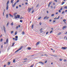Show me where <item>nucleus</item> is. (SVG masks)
I'll list each match as a JSON object with an SVG mask.
<instances>
[{
  "label": "nucleus",
  "instance_id": "nucleus-1",
  "mask_svg": "<svg viewBox=\"0 0 67 67\" xmlns=\"http://www.w3.org/2000/svg\"><path fill=\"white\" fill-rule=\"evenodd\" d=\"M23 47V46H22L19 49H18V50H17V51H16L15 53H16V52H19V51H20V50H21V49H22V48Z\"/></svg>",
  "mask_w": 67,
  "mask_h": 67
},
{
  "label": "nucleus",
  "instance_id": "nucleus-2",
  "mask_svg": "<svg viewBox=\"0 0 67 67\" xmlns=\"http://www.w3.org/2000/svg\"><path fill=\"white\" fill-rule=\"evenodd\" d=\"M32 10V8H29L28 9V12H30V11Z\"/></svg>",
  "mask_w": 67,
  "mask_h": 67
},
{
  "label": "nucleus",
  "instance_id": "nucleus-3",
  "mask_svg": "<svg viewBox=\"0 0 67 67\" xmlns=\"http://www.w3.org/2000/svg\"><path fill=\"white\" fill-rule=\"evenodd\" d=\"M61 49H67V47H62L61 48Z\"/></svg>",
  "mask_w": 67,
  "mask_h": 67
},
{
  "label": "nucleus",
  "instance_id": "nucleus-4",
  "mask_svg": "<svg viewBox=\"0 0 67 67\" xmlns=\"http://www.w3.org/2000/svg\"><path fill=\"white\" fill-rule=\"evenodd\" d=\"M52 3V2L51 1L48 4V7H49L50 6V4H51V3Z\"/></svg>",
  "mask_w": 67,
  "mask_h": 67
},
{
  "label": "nucleus",
  "instance_id": "nucleus-5",
  "mask_svg": "<svg viewBox=\"0 0 67 67\" xmlns=\"http://www.w3.org/2000/svg\"><path fill=\"white\" fill-rule=\"evenodd\" d=\"M59 17H60V16H58V17L57 18H54V20H56V19H59Z\"/></svg>",
  "mask_w": 67,
  "mask_h": 67
},
{
  "label": "nucleus",
  "instance_id": "nucleus-6",
  "mask_svg": "<svg viewBox=\"0 0 67 67\" xmlns=\"http://www.w3.org/2000/svg\"><path fill=\"white\" fill-rule=\"evenodd\" d=\"M3 27H4V28H3L4 31L5 33H6V31L5 30V28L4 26H3Z\"/></svg>",
  "mask_w": 67,
  "mask_h": 67
},
{
  "label": "nucleus",
  "instance_id": "nucleus-7",
  "mask_svg": "<svg viewBox=\"0 0 67 67\" xmlns=\"http://www.w3.org/2000/svg\"><path fill=\"white\" fill-rule=\"evenodd\" d=\"M39 63H40V64H41L42 65H44V63H43V62H41V61L39 62Z\"/></svg>",
  "mask_w": 67,
  "mask_h": 67
},
{
  "label": "nucleus",
  "instance_id": "nucleus-8",
  "mask_svg": "<svg viewBox=\"0 0 67 67\" xmlns=\"http://www.w3.org/2000/svg\"><path fill=\"white\" fill-rule=\"evenodd\" d=\"M66 27L67 26H65L63 27V28H62V29H63V30H64V29H65L66 28Z\"/></svg>",
  "mask_w": 67,
  "mask_h": 67
},
{
  "label": "nucleus",
  "instance_id": "nucleus-9",
  "mask_svg": "<svg viewBox=\"0 0 67 67\" xmlns=\"http://www.w3.org/2000/svg\"><path fill=\"white\" fill-rule=\"evenodd\" d=\"M9 42V40H8V39H7L6 40V43L7 44L8 43V42Z\"/></svg>",
  "mask_w": 67,
  "mask_h": 67
},
{
  "label": "nucleus",
  "instance_id": "nucleus-10",
  "mask_svg": "<svg viewBox=\"0 0 67 67\" xmlns=\"http://www.w3.org/2000/svg\"><path fill=\"white\" fill-rule=\"evenodd\" d=\"M8 8H9V6H8V5H7V7H6L7 10H8Z\"/></svg>",
  "mask_w": 67,
  "mask_h": 67
},
{
  "label": "nucleus",
  "instance_id": "nucleus-11",
  "mask_svg": "<svg viewBox=\"0 0 67 67\" xmlns=\"http://www.w3.org/2000/svg\"><path fill=\"white\" fill-rule=\"evenodd\" d=\"M9 1H8L6 4L7 5H8V4H9Z\"/></svg>",
  "mask_w": 67,
  "mask_h": 67
},
{
  "label": "nucleus",
  "instance_id": "nucleus-12",
  "mask_svg": "<svg viewBox=\"0 0 67 67\" xmlns=\"http://www.w3.org/2000/svg\"><path fill=\"white\" fill-rule=\"evenodd\" d=\"M17 16H18L17 17L18 19H19V18H20V15H17Z\"/></svg>",
  "mask_w": 67,
  "mask_h": 67
},
{
  "label": "nucleus",
  "instance_id": "nucleus-13",
  "mask_svg": "<svg viewBox=\"0 0 67 67\" xmlns=\"http://www.w3.org/2000/svg\"><path fill=\"white\" fill-rule=\"evenodd\" d=\"M6 18H7V19H8V14H7L6 15Z\"/></svg>",
  "mask_w": 67,
  "mask_h": 67
},
{
  "label": "nucleus",
  "instance_id": "nucleus-14",
  "mask_svg": "<svg viewBox=\"0 0 67 67\" xmlns=\"http://www.w3.org/2000/svg\"><path fill=\"white\" fill-rule=\"evenodd\" d=\"M16 4V3H14V5H13V8H14V7H15V5Z\"/></svg>",
  "mask_w": 67,
  "mask_h": 67
},
{
  "label": "nucleus",
  "instance_id": "nucleus-15",
  "mask_svg": "<svg viewBox=\"0 0 67 67\" xmlns=\"http://www.w3.org/2000/svg\"><path fill=\"white\" fill-rule=\"evenodd\" d=\"M14 18H15V19H18V16H16V15H14Z\"/></svg>",
  "mask_w": 67,
  "mask_h": 67
},
{
  "label": "nucleus",
  "instance_id": "nucleus-16",
  "mask_svg": "<svg viewBox=\"0 0 67 67\" xmlns=\"http://www.w3.org/2000/svg\"><path fill=\"white\" fill-rule=\"evenodd\" d=\"M9 21H8L7 22V24L6 26H8V25H9Z\"/></svg>",
  "mask_w": 67,
  "mask_h": 67
},
{
  "label": "nucleus",
  "instance_id": "nucleus-17",
  "mask_svg": "<svg viewBox=\"0 0 67 67\" xmlns=\"http://www.w3.org/2000/svg\"><path fill=\"white\" fill-rule=\"evenodd\" d=\"M31 49V48L30 47H28L27 49H29V50H30Z\"/></svg>",
  "mask_w": 67,
  "mask_h": 67
},
{
  "label": "nucleus",
  "instance_id": "nucleus-18",
  "mask_svg": "<svg viewBox=\"0 0 67 67\" xmlns=\"http://www.w3.org/2000/svg\"><path fill=\"white\" fill-rule=\"evenodd\" d=\"M39 44H40V42H38L37 43L36 45H38Z\"/></svg>",
  "mask_w": 67,
  "mask_h": 67
},
{
  "label": "nucleus",
  "instance_id": "nucleus-19",
  "mask_svg": "<svg viewBox=\"0 0 67 67\" xmlns=\"http://www.w3.org/2000/svg\"><path fill=\"white\" fill-rule=\"evenodd\" d=\"M16 14H17V13H14V15H16Z\"/></svg>",
  "mask_w": 67,
  "mask_h": 67
},
{
  "label": "nucleus",
  "instance_id": "nucleus-20",
  "mask_svg": "<svg viewBox=\"0 0 67 67\" xmlns=\"http://www.w3.org/2000/svg\"><path fill=\"white\" fill-rule=\"evenodd\" d=\"M34 26V25H32L31 26V29H33V28Z\"/></svg>",
  "mask_w": 67,
  "mask_h": 67
},
{
  "label": "nucleus",
  "instance_id": "nucleus-21",
  "mask_svg": "<svg viewBox=\"0 0 67 67\" xmlns=\"http://www.w3.org/2000/svg\"><path fill=\"white\" fill-rule=\"evenodd\" d=\"M47 16H46L44 17V19H46V18H47Z\"/></svg>",
  "mask_w": 67,
  "mask_h": 67
},
{
  "label": "nucleus",
  "instance_id": "nucleus-22",
  "mask_svg": "<svg viewBox=\"0 0 67 67\" xmlns=\"http://www.w3.org/2000/svg\"><path fill=\"white\" fill-rule=\"evenodd\" d=\"M19 2V0H18L15 3H16H16H18V2Z\"/></svg>",
  "mask_w": 67,
  "mask_h": 67
},
{
  "label": "nucleus",
  "instance_id": "nucleus-23",
  "mask_svg": "<svg viewBox=\"0 0 67 67\" xmlns=\"http://www.w3.org/2000/svg\"><path fill=\"white\" fill-rule=\"evenodd\" d=\"M27 58H25L23 60H27Z\"/></svg>",
  "mask_w": 67,
  "mask_h": 67
},
{
  "label": "nucleus",
  "instance_id": "nucleus-24",
  "mask_svg": "<svg viewBox=\"0 0 67 67\" xmlns=\"http://www.w3.org/2000/svg\"><path fill=\"white\" fill-rule=\"evenodd\" d=\"M65 3V2H62V5H63V4H64Z\"/></svg>",
  "mask_w": 67,
  "mask_h": 67
},
{
  "label": "nucleus",
  "instance_id": "nucleus-25",
  "mask_svg": "<svg viewBox=\"0 0 67 67\" xmlns=\"http://www.w3.org/2000/svg\"><path fill=\"white\" fill-rule=\"evenodd\" d=\"M12 26H13V22L11 24V25Z\"/></svg>",
  "mask_w": 67,
  "mask_h": 67
},
{
  "label": "nucleus",
  "instance_id": "nucleus-26",
  "mask_svg": "<svg viewBox=\"0 0 67 67\" xmlns=\"http://www.w3.org/2000/svg\"><path fill=\"white\" fill-rule=\"evenodd\" d=\"M3 41V39H1L0 40V42H1Z\"/></svg>",
  "mask_w": 67,
  "mask_h": 67
},
{
  "label": "nucleus",
  "instance_id": "nucleus-27",
  "mask_svg": "<svg viewBox=\"0 0 67 67\" xmlns=\"http://www.w3.org/2000/svg\"><path fill=\"white\" fill-rule=\"evenodd\" d=\"M65 13V11H63L62 13V14H63V13Z\"/></svg>",
  "mask_w": 67,
  "mask_h": 67
},
{
  "label": "nucleus",
  "instance_id": "nucleus-28",
  "mask_svg": "<svg viewBox=\"0 0 67 67\" xmlns=\"http://www.w3.org/2000/svg\"><path fill=\"white\" fill-rule=\"evenodd\" d=\"M14 43H13L12 44V46H14Z\"/></svg>",
  "mask_w": 67,
  "mask_h": 67
},
{
  "label": "nucleus",
  "instance_id": "nucleus-29",
  "mask_svg": "<svg viewBox=\"0 0 67 67\" xmlns=\"http://www.w3.org/2000/svg\"><path fill=\"white\" fill-rule=\"evenodd\" d=\"M41 19V17L40 16L38 18V20H40Z\"/></svg>",
  "mask_w": 67,
  "mask_h": 67
},
{
  "label": "nucleus",
  "instance_id": "nucleus-30",
  "mask_svg": "<svg viewBox=\"0 0 67 67\" xmlns=\"http://www.w3.org/2000/svg\"><path fill=\"white\" fill-rule=\"evenodd\" d=\"M44 55L45 56H48V55L47 54H44Z\"/></svg>",
  "mask_w": 67,
  "mask_h": 67
},
{
  "label": "nucleus",
  "instance_id": "nucleus-31",
  "mask_svg": "<svg viewBox=\"0 0 67 67\" xmlns=\"http://www.w3.org/2000/svg\"><path fill=\"white\" fill-rule=\"evenodd\" d=\"M51 56H54V57H57V56L55 55H51Z\"/></svg>",
  "mask_w": 67,
  "mask_h": 67
},
{
  "label": "nucleus",
  "instance_id": "nucleus-32",
  "mask_svg": "<svg viewBox=\"0 0 67 67\" xmlns=\"http://www.w3.org/2000/svg\"><path fill=\"white\" fill-rule=\"evenodd\" d=\"M12 33H13V31H12L11 32V34H12Z\"/></svg>",
  "mask_w": 67,
  "mask_h": 67
},
{
  "label": "nucleus",
  "instance_id": "nucleus-33",
  "mask_svg": "<svg viewBox=\"0 0 67 67\" xmlns=\"http://www.w3.org/2000/svg\"><path fill=\"white\" fill-rule=\"evenodd\" d=\"M66 20L65 19H64L63 20V21L64 22H66Z\"/></svg>",
  "mask_w": 67,
  "mask_h": 67
},
{
  "label": "nucleus",
  "instance_id": "nucleus-34",
  "mask_svg": "<svg viewBox=\"0 0 67 67\" xmlns=\"http://www.w3.org/2000/svg\"><path fill=\"white\" fill-rule=\"evenodd\" d=\"M24 34V31H23L22 32V34L23 35Z\"/></svg>",
  "mask_w": 67,
  "mask_h": 67
},
{
  "label": "nucleus",
  "instance_id": "nucleus-35",
  "mask_svg": "<svg viewBox=\"0 0 67 67\" xmlns=\"http://www.w3.org/2000/svg\"><path fill=\"white\" fill-rule=\"evenodd\" d=\"M11 3H13V0H11Z\"/></svg>",
  "mask_w": 67,
  "mask_h": 67
},
{
  "label": "nucleus",
  "instance_id": "nucleus-36",
  "mask_svg": "<svg viewBox=\"0 0 67 67\" xmlns=\"http://www.w3.org/2000/svg\"><path fill=\"white\" fill-rule=\"evenodd\" d=\"M15 38H18V36H16L15 37Z\"/></svg>",
  "mask_w": 67,
  "mask_h": 67
},
{
  "label": "nucleus",
  "instance_id": "nucleus-37",
  "mask_svg": "<svg viewBox=\"0 0 67 67\" xmlns=\"http://www.w3.org/2000/svg\"><path fill=\"white\" fill-rule=\"evenodd\" d=\"M15 59H14L13 60V63H15Z\"/></svg>",
  "mask_w": 67,
  "mask_h": 67
},
{
  "label": "nucleus",
  "instance_id": "nucleus-38",
  "mask_svg": "<svg viewBox=\"0 0 67 67\" xmlns=\"http://www.w3.org/2000/svg\"><path fill=\"white\" fill-rule=\"evenodd\" d=\"M65 9H67V6H65L64 7Z\"/></svg>",
  "mask_w": 67,
  "mask_h": 67
},
{
  "label": "nucleus",
  "instance_id": "nucleus-39",
  "mask_svg": "<svg viewBox=\"0 0 67 67\" xmlns=\"http://www.w3.org/2000/svg\"><path fill=\"white\" fill-rule=\"evenodd\" d=\"M10 63L9 62H8V65H10Z\"/></svg>",
  "mask_w": 67,
  "mask_h": 67
},
{
  "label": "nucleus",
  "instance_id": "nucleus-40",
  "mask_svg": "<svg viewBox=\"0 0 67 67\" xmlns=\"http://www.w3.org/2000/svg\"><path fill=\"white\" fill-rule=\"evenodd\" d=\"M23 19V17L21 16L20 17V19Z\"/></svg>",
  "mask_w": 67,
  "mask_h": 67
},
{
  "label": "nucleus",
  "instance_id": "nucleus-41",
  "mask_svg": "<svg viewBox=\"0 0 67 67\" xmlns=\"http://www.w3.org/2000/svg\"><path fill=\"white\" fill-rule=\"evenodd\" d=\"M62 60H63L62 59H61V58L60 59V61H62Z\"/></svg>",
  "mask_w": 67,
  "mask_h": 67
},
{
  "label": "nucleus",
  "instance_id": "nucleus-42",
  "mask_svg": "<svg viewBox=\"0 0 67 67\" xmlns=\"http://www.w3.org/2000/svg\"><path fill=\"white\" fill-rule=\"evenodd\" d=\"M42 29H42V28L40 30V31H42Z\"/></svg>",
  "mask_w": 67,
  "mask_h": 67
},
{
  "label": "nucleus",
  "instance_id": "nucleus-43",
  "mask_svg": "<svg viewBox=\"0 0 67 67\" xmlns=\"http://www.w3.org/2000/svg\"><path fill=\"white\" fill-rule=\"evenodd\" d=\"M54 14H53L51 15V16H54Z\"/></svg>",
  "mask_w": 67,
  "mask_h": 67
},
{
  "label": "nucleus",
  "instance_id": "nucleus-44",
  "mask_svg": "<svg viewBox=\"0 0 67 67\" xmlns=\"http://www.w3.org/2000/svg\"><path fill=\"white\" fill-rule=\"evenodd\" d=\"M34 10H33L32 12V13H34Z\"/></svg>",
  "mask_w": 67,
  "mask_h": 67
},
{
  "label": "nucleus",
  "instance_id": "nucleus-45",
  "mask_svg": "<svg viewBox=\"0 0 67 67\" xmlns=\"http://www.w3.org/2000/svg\"><path fill=\"white\" fill-rule=\"evenodd\" d=\"M20 22H21V23H22V22H23V21H22V20H20Z\"/></svg>",
  "mask_w": 67,
  "mask_h": 67
},
{
  "label": "nucleus",
  "instance_id": "nucleus-46",
  "mask_svg": "<svg viewBox=\"0 0 67 67\" xmlns=\"http://www.w3.org/2000/svg\"><path fill=\"white\" fill-rule=\"evenodd\" d=\"M38 6H39V5L38 4L37 5V6L36 7V8H37V7H38Z\"/></svg>",
  "mask_w": 67,
  "mask_h": 67
},
{
  "label": "nucleus",
  "instance_id": "nucleus-47",
  "mask_svg": "<svg viewBox=\"0 0 67 67\" xmlns=\"http://www.w3.org/2000/svg\"><path fill=\"white\" fill-rule=\"evenodd\" d=\"M13 40H15V38H13Z\"/></svg>",
  "mask_w": 67,
  "mask_h": 67
},
{
  "label": "nucleus",
  "instance_id": "nucleus-48",
  "mask_svg": "<svg viewBox=\"0 0 67 67\" xmlns=\"http://www.w3.org/2000/svg\"><path fill=\"white\" fill-rule=\"evenodd\" d=\"M18 26H16V29H18Z\"/></svg>",
  "mask_w": 67,
  "mask_h": 67
},
{
  "label": "nucleus",
  "instance_id": "nucleus-49",
  "mask_svg": "<svg viewBox=\"0 0 67 67\" xmlns=\"http://www.w3.org/2000/svg\"><path fill=\"white\" fill-rule=\"evenodd\" d=\"M66 59H64V62H66Z\"/></svg>",
  "mask_w": 67,
  "mask_h": 67
},
{
  "label": "nucleus",
  "instance_id": "nucleus-50",
  "mask_svg": "<svg viewBox=\"0 0 67 67\" xmlns=\"http://www.w3.org/2000/svg\"><path fill=\"white\" fill-rule=\"evenodd\" d=\"M53 32V31L52 30L50 32V33H52Z\"/></svg>",
  "mask_w": 67,
  "mask_h": 67
},
{
  "label": "nucleus",
  "instance_id": "nucleus-51",
  "mask_svg": "<svg viewBox=\"0 0 67 67\" xmlns=\"http://www.w3.org/2000/svg\"><path fill=\"white\" fill-rule=\"evenodd\" d=\"M61 32H59L58 33V35H60L61 34Z\"/></svg>",
  "mask_w": 67,
  "mask_h": 67
},
{
  "label": "nucleus",
  "instance_id": "nucleus-52",
  "mask_svg": "<svg viewBox=\"0 0 67 67\" xmlns=\"http://www.w3.org/2000/svg\"><path fill=\"white\" fill-rule=\"evenodd\" d=\"M25 4H28V3H27V2H26L25 3Z\"/></svg>",
  "mask_w": 67,
  "mask_h": 67
},
{
  "label": "nucleus",
  "instance_id": "nucleus-53",
  "mask_svg": "<svg viewBox=\"0 0 67 67\" xmlns=\"http://www.w3.org/2000/svg\"><path fill=\"white\" fill-rule=\"evenodd\" d=\"M58 12H56V13L55 14H56V15L58 14Z\"/></svg>",
  "mask_w": 67,
  "mask_h": 67
},
{
  "label": "nucleus",
  "instance_id": "nucleus-54",
  "mask_svg": "<svg viewBox=\"0 0 67 67\" xmlns=\"http://www.w3.org/2000/svg\"><path fill=\"white\" fill-rule=\"evenodd\" d=\"M40 24V25H41V24H42V23H41L40 22L39 23Z\"/></svg>",
  "mask_w": 67,
  "mask_h": 67
},
{
  "label": "nucleus",
  "instance_id": "nucleus-55",
  "mask_svg": "<svg viewBox=\"0 0 67 67\" xmlns=\"http://www.w3.org/2000/svg\"><path fill=\"white\" fill-rule=\"evenodd\" d=\"M19 7H21V5H19Z\"/></svg>",
  "mask_w": 67,
  "mask_h": 67
},
{
  "label": "nucleus",
  "instance_id": "nucleus-56",
  "mask_svg": "<svg viewBox=\"0 0 67 67\" xmlns=\"http://www.w3.org/2000/svg\"><path fill=\"white\" fill-rule=\"evenodd\" d=\"M1 48H3V45H1Z\"/></svg>",
  "mask_w": 67,
  "mask_h": 67
},
{
  "label": "nucleus",
  "instance_id": "nucleus-57",
  "mask_svg": "<svg viewBox=\"0 0 67 67\" xmlns=\"http://www.w3.org/2000/svg\"><path fill=\"white\" fill-rule=\"evenodd\" d=\"M56 21H55V20H53V23H55V22Z\"/></svg>",
  "mask_w": 67,
  "mask_h": 67
},
{
  "label": "nucleus",
  "instance_id": "nucleus-58",
  "mask_svg": "<svg viewBox=\"0 0 67 67\" xmlns=\"http://www.w3.org/2000/svg\"><path fill=\"white\" fill-rule=\"evenodd\" d=\"M60 10H63V8H61Z\"/></svg>",
  "mask_w": 67,
  "mask_h": 67
},
{
  "label": "nucleus",
  "instance_id": "nucleus-59",
  "mask_svg": "<svg viewBox=\"0 0 67 67\" xmlns=\"http://www.w3.org/2000/svg\"><path fill=\"white\" fill-rule=\"evenodd\" d=\"M50 49H51V50H52V51H53V50H54V49L52 48H50Z\"/></svg>",
  "mask_w": 67,
  "mask_h": 67
},
{
  "label": "nucleus",
  "instance_id": "nucleus-60",
  "mask_svg": "<svg viewBox=\"0 0 67 67\" xmlns=\"http://www.w3.org/2000/svg\"><path fill=\"white\" fill-rule=\"evenodd\" d=\"M54 1H55V2H57V0H54Z\"/></svg>",
  "mask_w": 67,
  "mask_h": 67
},
{
  "label": "nucleus",
  "instance_id": "nucleus-61",
  "mask_svg": "<svg viewBox=\"0 0 67 67\" xmlns=\"http://www.w3.org/2000/svg\"><path fill=\"white\" fill-rule=\"evenodd\" d=\"M48 33V32H47L46 33V34L47 35V34Z\"/></svg>",
  "mask_w": 67,
  "mask_h": 67
},
{
  "label": "nucleus",
  "instance_id": "nucleus-62",
  "mask_svg": "<svg viewBox=\"0 0 67 67\" xmlns=\"http://www.w3.org/2000/svg\"><path fill=\"white\" fill-rule=\"evenodd\" d=\"M17 34V33L15 32V35H16Z\"/></svg>",
  "mask_w": 67,
  "mask_h": 67
},
{
  "label": "nucleus",
  "instance_id": "nucleus-63",
  "mask_svg": "<svg viewBox=\"0 0 67 67\" xmlns=\"http://www.w3.org/2000/svg\"><path fill=\"white\" fill-rule=\"evenodd\" d=\"M61 12V11H60V10H59V12L60 13V12Z\"/></svg>",
  "mask_w": 67,
  "mask_h": 67
},
{
  "label": "nucleus",
  "instance_id": "nucleus-64",
  "mask_svg": "<svg viewBox=\"0 0 67 67\" xmlns=\"http://www.w3.org/2000/svg\"><path fill=\"white\" fill-rule=\"evenodd\" d=\"M51 8L52 9H53V6H52V5L51 6Z\"/></svg>",
  "mask_w": 67,
  "mask_h": 67
}]
</instances>
